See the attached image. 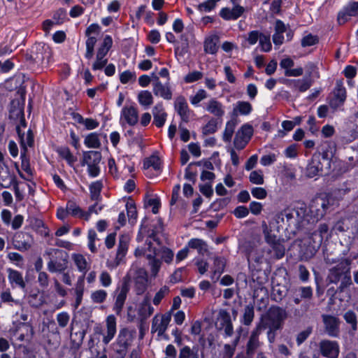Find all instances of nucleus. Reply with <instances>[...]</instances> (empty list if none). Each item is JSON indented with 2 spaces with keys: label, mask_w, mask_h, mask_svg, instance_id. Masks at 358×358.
<instances>
[{
  "label": "nucleus",
  "mask_w": 358,
  "mask_h": 358,
  "mask_svg": "<svg viewBox=\"0 0 358 358\" xmlns=\"http://www.w3.org/2000/svg\"><path fill=\"white\" fill-rule=\"evenodd\" d=\"M135 329L123 328L120 330L115 342L113 344V349L117 355V358H124L129 348L131 345L135 336Z\"/></svg>",
  "instance_id": "obj_5"
},
{
  "label": "nucleus",
  "mask_w": 358,
  "mask_h": 358,
  "mask_svg": "<svg viewBox=\"0 0 358 358\" xmlns=\"http://www.w3.org/2000/svg\"><path fill=\"white\" fill-rule=\"evenodd\" d=\"M154 312V308L150 304V297L145 296L143 301L141 303L138 310V314L141 317V323L146 320Z\"/></svg>",
  "instance_id": "obj_27"
},
{
  "label": "nucleus",
  "mask_w": 358,
  "mask_h": 358,
  "mask_svg": "<svg viewBox=\"0 0 358 358\" xmlns=\"http://www.w3.org/2000/svg\"><path fill=\"white\" fill-rule=\"evenodd\" d=\"M286 83L291 86L294 90L299 92H304L312 86L313 80L311 78L310 73L308 76H306L302 79L287 80Z\"/></svg>",
  "instance_id": "obj_23"
},
{
  "label": "nucleus",
  "mask_w": 358,
  "mask_h": 358,
  "mask_svg": "<svg viewBox=\"0 0 358 358\" xmlns=\"http://www.w3.org/2000/svg\"><path fill=\"white\" fill-rule=\"evenodd\" d=\"M152 77L154 78L153 92L155 95L159 96L166 100L171 99L172 92L171 91L169 84L166 83L165 85H163L159 81V78L154 73L152 74Z\"/></svg>",
  "instance_id": "obj_21"
},
{
  "label": "nucleus",
  "mask_w": 358,
  "mask_h": 358,
  "mask_svg": "<svg viewBox=\"0 0 358 358\" xmlns=\"http://www.w3.org/2000/svg\"><path fill=\"white\" fill-rule=\"evenodd\" d=\"M188 247L195 249L199 254L203 255L208 252L207 243L199 238H192L188 242Z\"/></svg>",
  "instance_id": "obj_39"
},
{
  "label": "nucleus",
  "mask_w": 358,
  "mask_h": 358,
  "mask_svg": "<svg viewBox=\"0 0 358 358\" xmlns=\"http://www.w3.org/2000/svg\"><path fill=\"white\" fill-rule=\"evenodd\" d=\"M106 334L103 338L104 344H108L113 338L116 333V319L113 315H109L106 318Z\"/></svg>",
  "instance_id": "obj_31"
},
{
  "label": "nucleus",
  "mask_w": 358,
  "mask_h": 358,
  "mask_svg": "<svg viewBox=\"0 0 358 358\" xmlns=\"http://www.w3.org/2000/svg\"><path fill=\"white\" fill-rule=\"evenodd\" d=\"M287 317V314L284 308L272 306L261 315L256 329L260 331L267 329L268 341L270 343H273L275 341L276 332L282 329Z\"/></svg>",
  "instance_id": "obj_2"
},
{
  "label": "nucleus",
  "mask_w": 358,
  "mask_h": 358,
  "mask_svg": "<svg viewBox=\"0 0 358 358\" xmlns=\"http://www.w3.org/2000/svg\"><path fill=\"white\" fill-rule=\"evenodd\" d=\"M17 133L20 140V144L22 146V150H24L27 151V146L31 147L34 145V135L31 130L29 129L25 133L24 131H22L21 127L19 126L16 127Z\"/></svg>",
  "instance_id": "obj_26"
},
{
  "label": "nucleus",
  "mask_w": 358,
  "mask_h": 358,
  "mask_svg": "<svg viewBox=\"0 0 358 358\" xmlns=\"http://www.w3.org/2000/svg\"><path fill=\"white\" fill-rule=\"evenodd\" d=\"M252 110V106L247 101H238L236 106L234 108L233 113L237 115L238 112L241 115H248Z\"/></svg>",
  "instance_id": "obj_49"
},
{
  "label": "nucleus",
  "mask_w": 358,
  "mask_h": 358,
  "mask_svg": "<svg viewBox=\"0 0 358 358\" xmlns=\"http://www.w3.org/2000/svg\"><path fill=\"white\" fill-rule=\"evenodd\" d=\"M8 280L11 284L15 283L21 288H24L26 284L23 280V277L21 273L12 268L8 269Z\"/></svg>",
  "instance_id": "obj_37"
},
{
  "label": "nucleus",
  "mask_w": 358,
  "mask_h": 358,
  "mask_svg": "<svg viewBox=\"0 0 358 358\" xmlns=\"http://www.w3.org/2000/svg\"><path fill=\"white\" fill-rule=\"evenodd\" d=\"M236 124V122L234 120L229 121L227 123L224 132L223 134V139L224 141L229 142L231 141V138L234 132Z\"/></svg>",
  "instance_id": "obj_54"
},
{
  "label": "nucleus",
  "mask_w": 358,
  "mask_h": 358,
  "mask_svg": "<svg viewBox=\"0 0 358 358\" xmlns=\"http://www.w3.org/2000/svg\"><path fill=\"white\" fill-rule=\"evenodd\" d=\"M358 15V1L349 3L343 10L339 12L338 15V22L340 24L345 23L350 17Z\"/></svg>",
  "instance_id": "obj_24"
},
{
  "label": "nucleus",
  "mask_w": 358,
  "mask_h": 358,
  "mask_svg": "<svg viewBox=\"0 0 358 358\" xmlns=\"http://www.w3.org/2000/svg\"><path fill=\"white\" fill-rule=\"evenodd\" d=\"M262 229L265 241L270 246L268 252L271 255V257L277 259L283 257L285 252L283 240L278 238L275 234H272L271 230L265 222L262 224Z\"/></svg>",
  "instance_id": "obj_7"
},
{
  "label": "nucleus",
  "mask_w": 358,
  "mask_h": 358,
  "mask_svg": "<svg viewBox=\"0 0 358 358\" xmlns=\"http://www.w3.org/2000/svg\"><path fill=\"white\" fill-rule=\"evenodd\" d=\"M329 206V199L327 196H317L312 199L310 203V213L317 222L325 215Z\"/></svg>",
  "instance_id": "obj_9"
},
{
  "label": "nucleus",
  "mask_w": 358,
  "mask_h": 358,
  "mask_svg": "<svg viewBox=\"0 0 358 358\" xmlns=\"http://www.w3.org/2000/svg\"><path fill=\"white\" fill-rule=\"evenodd\" d=\"M122 116L130 126L136 124L138 121V112L137 109L133 106H124L122 110Z\"/></svg>",
  "instance_id": "obj_32"
},
{
  "label": "nucleus",
  "mask_w": 358,
  "mask_h": 358,
  "mask_svg": "<svg viewBox=\"0 0 358 358\" xmlns=\"http://www.w3.org/2000/svg\"><path fill=\"white\" fill-rule=\"evenodd\" d=\"M171 319V315L169 313H165L160 317L155 315L152 319V332H157L159 336H162Z\"/></svg>",
  "instance_id": "obj_15"
},
{
  "label": "nucleus",
  "mask_w": 358,
  "mask_h": 358,
  "mask_svg": "<svg viewBox=\"0 0 358 358\" xmlns=\"http://www.w3.org/2000/svg\"><path fill=\"white\" fill-rule=\"evenodd\" d=\"M343 317L346 322L351 325L352 330L356 331L357 329V319L356 314L352 310H348L345 313Z\"/></svg>",
  "instance_id": "obj_55"
},
{
  "label": "nucleus",
  "mask_w": 358,
  "mask_h": 358,
  "mask_svg": "<svg viewBox=\"0 0 358 358\" xmlns=\"http://www.w3.org/2000/svg\"><path fill=\"white\" fill-rule=\"evenodd\" d=\"M102 188V183L99 181L93 182L90 186L91 199L92 200H97L100 196V192Z\"/></svg>",
  "instance_id": "obj_58"
},
{
  "label": "nucleus",
  "mask_w": 358,
  "mask_h": 358,
  "mask_svg": "<svg viewBox=\"0 0 358 358\" xmlns=\"http://www.w3.org/2000/svg\"><path fill=\"white\" fill-rule=\"evenodd\" d=\"M352 260L348 258H342L334 266L331 267L326 278L327 285H338L336 293L344 292L353 285L351 277Z\"/></svg>",
  "instance_id": "obj_3"
},
{
  "label": "nucleus",
  "mask_w": 358,
  "mask_h": 358,
  "mask_svg": "<svg viewBox=\"0 0 358 358\" xmlns=\"http://www.w3.org/2000/svg\"><path fill=\"white\" fill-rule=\"evenodd\" d=\"M112 44V38L110 36H106L103 38V41L101 46L98 48L96 54L105 57L108 51L110 50V49L111 48Z\"/></svg>",
  "instance_id": "obj_45"
},
{
  "label": "nucleus",
  "mask_w": 358,
  "mask_h": 358,
  "mask_svg": "<svg viewBox=\"0 0 358 358\" xmlns=\"http://www.w3.org/2000/svg\"><path fill=\"white\" fill-rule=\"evenodd\" d=\"M126 208L127 212V216L129 223L134 225L137 219V210L135 203L132 201H127L126 204Z\"/></svg>",
  "instance_id": "obj_47"
},
{
  "label": "nucleus",
  "mask_w": 358,
  "mask_h": 358,
  "mask_svg": "<svg viewBox=\"0 0 358 358\" xmlns=\"http://www.w3.org/2000/svg\"><path fill=\"white\" fill-rule=\"evenodd\" d=\"M134 289L137 295L143 294L147 289L148 273L145 269L136 268L134 271Z\"/></svg>",
  "instance_id": "obj_13"
},
{
  "label": "nucleus",
  "mask_w": 358,
  "mask_h": 358,
  "mask_svg": "<svg viewBox=\"0 0 358 358\" xmlns=\"http://www.w3.org/2000/svg\"><path fill=\"white\" fill-rule=\"evenodd\" d=\"M152 114L154 117L153 124L159 128L163 127L166 120L167 113L165 112L162 104L156 105L152 108Z\"/></svg>",
  "instance_id": "obj_30"
},
{
  "label": "nucleus",
  "mask_w": 358,
  "mask_h": 358,
  "mask_svg": "<svg viewBox=\"0 0 358 358\" xmlns=\"http://www.w3.org/2000/svg\"><path fill=\"white\" fill-rule=\"evenodd\" d=\"M334 98L329 101V105L331 108L336 109L340 106L343 105L346 99V90L343 87L342 80L336 82V87L334 92Z\"/></svg>",
  "instance_id": "obj_19"
},
{
  "label": "nucleus",
  "mask_w": 358,
  "mask_h": 358,
  "mask_svg": "<svg viewBox=\"0 0 358 358\" xmlns=\"http://www.w3.org/2000/svg\"><path fill=\"white\" fill-rule=\"evenodd\" d=\"M156 257L155 251L145 255V257L148 261V265L150 268L151 275L153 277L157 276L162 266V261Z\"/></svg>",
  "instance_id": "obj_35"
},
{
  "label": "nucleus",
  "mask_w": 358,
  "mask_h": 358,
  "mask_svg": "<svg viewBox=\"0 0 358 358\" xmlns=\"http://www.w3.org/2000/svg\"><path fill=\"white\" fill-rule=\"evenodd\" d=\"M219 37L217 35H212L207 37L204 41V51L208 54H215L218 50L217 43Z\"/></svg>",
  "instance_id": "obj_36"
},
{
  "label": "nucleus",
  "mask_w": 358,
  "mask_h": 358,
  "mask_svg": "<svg viewBox=\"0 0 358 358\" xmlns=\"http://www.w3.org/2000/svg\"><path fill=\"white\" fill-rule=\"evenodd\" d=\"M27 301L34 308H39L43 303V297L39 296L38 292L30 293L27 296Z\"/></svg>",
  "instance_id": "obj_52"
},
{
  "label": "nucleus",
  "mask_w": 358,
  "mask_h": 358,
  "mask_svg": "<svg viewBox=\"0 0 358 358\" xmlns=\"http://www.w3.org/2000/svg\"><path fill=\"white\" fill-rule=\"evenodd\" d=\"M250 181L253 184L262 185L264 183V175L261 170L253 171L249 177Z\"/></svg>",
  "instance_id": "obj_57"
},
{
  "label": "nucleus",
  "mask_w": 358,
  "mask_h": 358,
  "mask_svg": "<svg viewBox=\"0 0 358 358\" xmlns=\"http://www.w3.org/2000/svg\"><path fill=\"white\" fill-rule=\"evenodd\" d=\"M261 331L256 328L251 332L249 340L246 345L247 355H252L257 349L260 346L259 336Z\"/></svg>",
  "instance_id": "obj_29"
},
{
  "label": "nucleus",
  "mask_w": 358,
  "mask_h": 358,
  "mask_svg": "<svg viewBox=\"0 0 358 358\" xmlns=\"http://www.w3.org/2000/svg\"><path fill=\"white\" fill-rule=\"evenodd\" d=\"M138 100L139 103L145 106L148 107L153 103V97L150 92L148 90H143L138 93Z\"/></svg>",
  "instance_id": "obj_46"
},
{
  "label": "nucleus",
  "mask_w": 358,
  "mask_h": 358,
  "mask_svg": "<svg viewBox=\"0 0 358 358\" xmlns=\"http://www.w3.org/2000/svg\"><path fill=\"white\" fill-rule=\"evenodd\" d=\"M218 322H220L219 329H223L226 336H231L234 333L233 325L230 314L224 309L219 311Z\"/></svg>",
  "instance_id": "obj_20"
},
{
  "label": "nucleus",
  "mask_w": 358,
  "mask_h": 358,
  "mask_svg": "<svg viewBox=\"0 0 358 358\" xmlns=\"http://www.w3.org/2000/svg\"><path fill=\"white\" fill-rule=\"evenodd\" d=\"M84 275L81 277H80L76 282V287H75V294L76 296V307L77 308L81 303L83 295L84 293V287H85V282H84Z\"/></svg>",
  "instance_id": "obj_40"
},
{
  "label": "nucleus",
  "mask_w": 358,
  "mask_h": 358,
  "mask_svg": "<svg viewBox=\"0 0 358 358\" xmlns=\"http://www.w3.org/2000/svg\"><path fill=\"white\" fill-rule=\"evenodd\" d=\"M253 134L252 127L249 124L243 125L238 131L234 138V145L238 149H243L248 143Z\"/></svg>",
  "instance_id": "obj_16"
},
{
  "label": "nucleus",
  "mask_w": 358,
  "mask_h": 358,
  "mask_svg": "<svg viewBox=\"0 0 358 358\" xmlns=\"http://www.w3.org/2000/svg\"><path fill=\"white\" fill-rule=\"evenodd\" d=\"M330 169V160L327 154H315L313 156L310 162L306 169V174L309 178L328 172Z\"/></svg>",
  "instance_id": "obj_8"
},
{
  "label": "nucleus",
  "mask_w": 358,
  "mask_h": 358,
  "mask_svg": "<svg viewBox=\"0 0 358 358\" xmlns=\"http://www.w3.org/2000/svg\"><path fill=\"white\" fill-rule=\"evenodd\" d=\"M107 296V292L103 289H99L93 292L91 299L94 303H101L104 302Z\"/></svg>",
  "instance_id": "obj_56"
},
{
  "label": "nucleus",
  "mask_w": 358,
  "mask_h": 358,
  "mask_svg": "<svg viewBox=\"0 0 358 358\" xmlns=\"http://www.w3.org/2000/svg\"><path fill=\"white\" fill-rule=\"evenodd\" d=\"M131 272V271H130L129 273L125 277L123 278L122 286L120 287L119 293L116 296L115 302L113 306V310L115 311L117 315H120V313L122 312L124 305V302L127 299V293L129 291Z\"/></svg>",
  "instance_id": "obj_12"
},
{
  "label": "nucleus",
  "mask_w": 358,
  "mask_h": 358,
  "mask_svg": "<svg viewBox=\"0 0 358 358\" xmlns=\"http://www.w3.org/2000/svg\"><path fill=\"white\" fill-rule=\"evenodd\" d=\"M85 144L88 148H99L101 146V143L98 134L92 133L87 136L85 139Z\"/></svg>",
  "instance_id": "obj_51"
},
{
  "label": "nucleus",
  "mask_w": 358,
  "mask_h": 358,
  "mask_svg": "<svg viewBox=\"0 0 358 358\" xmlns=\"http://www.w3.org/2000/svg\"><path fill=\"white\" fill-rule=\"evenodd\" d=\"M27 152L24 150V151H21V159H22V169L27 173L28 177H25L23 174L20 173V176L27 180H30V177L32 176L31 169L29 164V159L27 156Z\"/></svg>",
  "instance_id": "obj_41"
},
{
  "label": "nucleus",
  "mask_w": 358,
  "mask_h": 358,
  "mask_svg": "<svg viewBox=\"0 0 358 358\" xmlns=\"http://www.w3.org/2000/svg\"><path fill=\"white\" fill-rule=\"evenodd\" d=\"M319 42V38L316 35H313L311 34H309L306 36H305L301 39V46L302 47H308L314 45Z\"/></svg>",
  "instance_id": "obj_59"
},
{
  "label": "nucleus",
  "mask_w": 358,
  "mask_h": 358,
  "mask_svg": "<svg viewBox=\"0 0 358 358\" xmlns=\"http://www.w3.org/2000/svg\"><path fill=\"white\" fill-rule=\"evenodd\" d=\"M150 167H153L155 170L160 169V159L157 156L152 155L144 161L143 169H148Z\"/></svg>",
  "instance_id": "obj_53"
},
{
  "label": "nucleus",
  "mask_w": 358,
  "mask_h": 358,
  "mask_svg": "<svg viewBox=\"0 0 358 358\" xmlns=\"http://www.w3.org/2000/svg\"><path fill=\"white\" fill-rule=\"evenodd\" d=\"M325 331L330 336H337L339 333V319L330 315H322Z\"/></svg>",
  "instance_id": "obj_18"
},
{
  "label": "nucleus",
  "mask_w": 358,
  "mask_h": 358,
  "mask_svg": "<svg viewBox=\"0 0 358 358\" xmlns=\"http://www.w3.org/2000/svg\"><path fill=\"white\" fill-rule=\"evenodd\" d=\"M101 160V154L98 151H87L83 152L82 164L88 166V173L92 177H96L100 172L99 164Z\"/></svg>",
  "instance_id": "obj_11"
},
{
  "label": "nucleus",
  "mask_w": 358,
  "mask_h": 358,
  "mask_svg": "<svg viewBox=\"0 0 358 358\" xmlns=\"http://www.w3.org/2000/svg\"><path fill=\"white\" fill-rule=\"evenodd\" d=\"M275 221L282 228H285L292 234L308 230L310 224L306 208L303 204L293 208L285 209L276 215Z\"/></svg>",
  "instance_id": "obj_1"
},
{
  "label": "nucleus",
  "mask_w": 358,
  "mask_h": 358,
  "mask_svg": "<svg viewBox=\"0 0 358 358\" xmlns=\"http://www.w3.org/2000/svg\"><path fill=\"white\" fill-rule=\"evenodd\" d=\"M255 317V310L252 305H248L245 307L242 317V323L245 326H249L253 321Z\"/></svg>",
  "instance_id": "obj_43"
},
{
  "label": "nucleus",
  "mask_w": 358,
  "mask_h": 358,
  "mask_svg": "<svg viewBox=\"0 0 358 358\" xmlns=\"http://www.w3.org/2000/svg\"><path fill=\"white\" fill-rule=\"evenodd\" d=\"M217 122L214 119H211L203 127L202 133L203 135L213 134L217 130Z\"/></svg>",
  "instance_id": "obj_60"
},
{
  "label": "nucleus",
  "mask_w": 358,
  "mask_h": 358,
  "mask_svg": "<svg viewBox=\"0 0 358 358\" xmlns=\"http://www.w3.org/2000/svg\"><path fill=\"white\" fill-rule=\"evenodd\" d=\"M13 243L15 249L20 251H27L31 248L33 244V238L28 233L17 232L14 236Z\"/></svg>",
  "instance_id": "obj_17"
},
{
  "label": "nucleus",
  "mask_w": 358,
  "mask_h": 358,
  "mask_svg": "<svg viewBox=\"0 0 358 358\" xmlns=\"http://www.w3.org/2000/svg\"><path fill=\"white\" fill-rule=\"evenodd\" d=\"M73 259L76 266L78 267V269L80 272H83L84 274H85L88 270V268L87 262L83 255L80 254H75L73 255Z\"/></svg>",
  "instance_id": "obj_48"
},
{
  "label": "nucleus",
  "mask_w": 358,
  "mask_h": 358,
  "mask_svg": "<svg viewBox=\"0 0 358 358\" xmlns=\"http://www.w3.org/2000/svg\"><path fill=\"white\" fill-rule=\"evenodd\" d=\"M66 209L68 210L69 214H71L73 216L78 217L80 218H83L84 211L78 206L75 202L72 201H69L66 205Z\"/></svg>",
  "instance_id": "obj_50"
},
{
  "label": "nucleus",
  "mask_w": 358,
  "mask_h": 358,
  "mask_svg": "<svg viewBox=\"0 0 358 358\" xmlns=\"http://www.w3.org/2000/svg\"><path fill=\"white\" fill-rule=\"evenodd\" d=\"M174 257V254L171 250L168 248H162V259L167 264H170Z\"/></svg>",
  "instance_id": "obj_64"
},
{
  "label": "nucleus",
  "mask_w": 358,
  "mask_h": 358,
  "mask_svg": "<svg viewBox=\"0 0 358 358\" xmlns=\"http://www.w3.org/2000/svg\"><path fill=\"white\" fill-rule=\"evenodd\" d=\"M44 255L48 258V269L51 273H62L68 266V254L66 252L55 248L45 250Z\"/></svg>",
  "instance_id": "obj_4"
},
{
  "label": "nucleus",
  "mask_w": 358,
  "mask_h": 358,
  "mask_svg": "<svg viewBox=\"0 0 358 358\" xmlns=\"http://www.w3.org/2000/svg\"><path fill=\"white\" fill-rule=\"evenodd\" d=\"M178 358H199L198 349L185 345L182 347L179 351Z\"/></svg>",
  "instance_id": "obj_42"
},
{
  "label": "nucleus",
  "mask_w": 358,
  "mask_h": 358,
  "mask_svg": "<svg viewBox=\"0 0 358 358\" xmlns=\"http://www.w3.org/2000/svg\"><path fill=\"white\" fill-rule=\"evenodd\" d=\"M245 11V8L239 5L235 6L232 9L224 8L220 11V16L224 20H236Z\"/></svg>",
  "instance_id": "obj_33"
},
{
  "label": "nucleus",
  "mask_w": 358,
  "mask_h": 358,
  "mask_svg": "<svg viewBox=\"0 0 358 358\" xmlns=\"http://www.w3.org/2000/svg\"><path fill=\"white\" fill-rule=\"evenodd\" d=\"M206 109L217 117H222L224 113L222 103L215 99H211L208 101Z\"/></svg>",
  "instance_id": "obj_38"
},
{
  "label": "nucleus",
  "mask_w": 358,
  "mask_h": 358,
  "mask_svg": "<svg viewBox=\"0 0 358 358\" xmlns=\"http://www.w3.org/2000/svg\"><path fill=\"white\" fill-rule=\"evenodd\" d=\"M59 155L66 159L69 164H72L76 161L75 157L72 155L68 148H62L58 150Z\"/></svg>",
  "instance_id": "obj_63"
},
{
  "label": "nucleus",
  "mask_w": 358,
  "mask_h": 358,
  "mask_svg": "<svg viewBox=\"0 0 358 358\" xmlns=\"http://www.w3.org/2000/svg\"><path fill=\"white\" fill-rule=\"evenodd\" d=\"M287 292L285 286L277 284L273 287L272 297L275 301H280L285 296Z\"/></svg>",
  "instance_id": "obj_44"
},
{
  "label": "nucleus",
  "mask_w": 358,
  "mask_h": 358,
  "mask_svg": "<svg viewBox=\"0 0 358 358\" xmlns=\"http://www.w3.org/2000/svg\"><path fill=\"white\" fill-rule=\"evenodd\" d=\"M334 229L339 232L349 231L352 237L350 238V245L353 240L358 239V221L354 217H346L340 220L334 225Z\"/></svg>",
  "instance_id": "obj_10"
},
{
  "label": "nucleus",
  "mask_w": 358,
  "mask_h": 358,
  "mask_svg": "<svg viewBox=\"0 0 358 358\" xmlns=\"http://www.w3.org/2000/svg\"><path fill=\"white\" fill-rule=\"evenodd\" d=\"M129 237L128 235H121L119 238L117 250L115 259V266H117L123 261L129 246Z\"/></svg>",
  "instance_id": "obj_22"
},
{
  "label": "nucleus",
  "mask_w": 358,
  "mask_h": 358,
  "mask_svg": "<svg viewBox=\"0 0 358 358\" xmlns=\"http://www.w3.org/2000/svg\"><path fill=\"white\" fill-rule=\"evenodd\" d=\"M175 108L183 122H189V110L185 97H177L175 101Z\"/></svg>",
  "instance_id": "obj_25"
},
{
  "label": "nucleus",
  "mask_w": 358,
  "mask_h": 358,
  "mask_svg": "<svg viewBox=\"0 0 358 358\" xmlns=\"http://www.w3.org/2000/svg\"><path fill=\"white\" fill-rule=\"evenodd\" d=\"M321 355L327 358H338L339 346L336 341L322 340L319 343Z\"/></svg>",
  "instance_id": "obj_14"
},
{
  "label": "nucleus",
  "mask_w": 358,
  "mask_h": 358,
  "mask_svg": "<svg viewBox=\"0 0 358 358\" xmlns=\"http://www.w3.org/2000/svg\"><path fill=\"white\" fill-rule=\"evenodd\" d=\"M290 297L294 303L299 304L302 300L306 301L301 304L300 309L295 310V315L301 316L308 312L310 304L308 302L313 297V289L310 287H297L290 291Z\"/></svg>",
  "instance_id": "obj_6"
},
{
  "label": "nucleus",
  "mask_w": 358,
  "mask_h": 358,
  "mask_svg": "<svg viewBox=\"0 0 358 358\" xmlns=\"http://www.w3.org/2000/svg\"><path fill=\"white\" fill-rule=\"evenodd\" d=\"M14 180V176L10 173L8 168L0 164V186L8 188Z\"/></svg>",
  "instance_id": "obj_34"
},
{
  "label": "nucleus",
  "mask_w": 358,
  "mask_h": 358,
  "mask_svg": "<svg viewBox=\"0 0 358 358\" xmlns=\"http://www.w3.org/2000/svg\"><path fill=\"white\" fill-rule=\"evenodd\" d=\"M169 292V289L166 286L162 287L159 292H157L153 299V303L157 306L159 304L162 299L168 294Z\"/></svg>",
  "instance_id": "obj_62"
},
{
  "label": "nucleus",
  "mask_w": 358,
  "mask_h": 358,
  "mask_svg": "<svg viewBox=\"0 0 358 358\" xmlns=\"http://www.w3.org/2000/svg\"><path fill=\"white\" fill-rule=\"evenodd\" d=\"M73 326L71 325V334H70V348L74 352L78 351L83 345V340L85 336L84 330L73 332Z\"/></svg>",
  "instance_id": "obj_28"
},
{
  "label": "nucleus",
  "mask_w": 358,
  "mask_h": 358,
  "mask_svg": "<svg viewBox=\"0 0 358 358\" xmlns=\"http://www.w3.org/2000/svg\"><path fill=\"white\" fill-rule=\"evenodd\" d=\"M70 315L66 312H62L57 315V322L62 328H64L68 325Z\"/></svg>",
  "instance_id": "obj_61"
}]
</instances>
